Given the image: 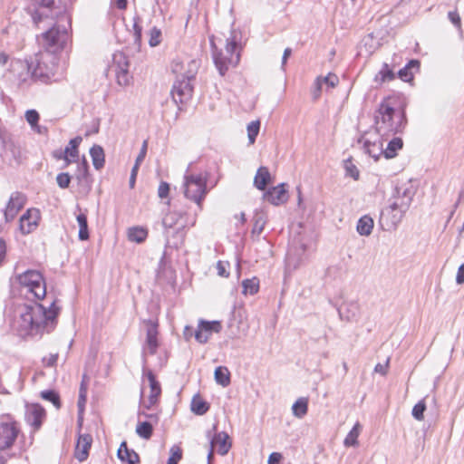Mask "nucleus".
<instances>
[{"instance_id": "nucleus-1", "label": "nucleus", "mask_w": 464, "mask_h": 464, "mask_svg": "<svg viewBox=\"0 0 464 464\" xmlns=\"http://www.w3.org/2000/svg\"><path fill=\"white\" fill-rule=\"evenodd\" d=\"M17 281L26 294L36 300L18 306L12 327L21 336L43 335L54 330L61 308L55 298L46 297V284L43 275L37 270H27L17 276Z\"/></svg>"}, {"instance_id": "nucleus-2", "label": "nucleus", "mask_w": 464, "mask_h": 464, "mask_svg": "<svg viewBox=\"0 0 464 464\" xmlns=\"http://www.w3.org/2000/svg\"><path fill=\"white\" fill-rule=\"evenodd\" d=\"M406 123L404 111H395L387 100L380 103L374 114V128L381 139L387 140L391 136L402 132Z\"/></svg>"}, {"instance_id": "nucleus-3", "label": "nucleus", "mask_w": 464, "mask_h": 464, "mask_svg": "<svg viewBox=\"0 0 464 464\" xmlns=\"http://www.w3.org/2000/svg\"><path fill=\"white\" fill-rule=\"evenodd\" d=\"M230 34V37L226 39L225 53L218 49L214 36L209 38L214 63L221 76L226 74L229 67L237 66L240 60L239 52H236L238 45L237 34L235 31Z\"/></svg>"}, {"instance_id": "nucleus-4", "label": "nucleus", "mask_w": 464, "mask_h": 464, "mask_svg": "<svg viewBox=\"0 0 464 464\" xmlns=\"http://www.w3.org/2000/svg\"><path fill=\"white\" fill-rule=\"evenodd\" d=\"M31 62L34 63L36 81L45 84L59 81L61 74L59 73V58L57 55L48 52H41Z\"/></svg>"}, {"instance_id": "nucleus-5", "label": "nucleus", "mask_w": 464, "mask_h": 464, "mask_svg": "<svg viewBox=\"0 0 464 464\" xmlns=\"http://www.w3.org/2000/svg\"><path fill=\"white\" fill-rule=\"evenodd\" d=\"M70 40L68 27L62 24H55L43 34V52H48L57 55L67 45Z\"/></svg>"}, {"instance_id": "nucleus-6", "label": "nucleus", "mask_w": 464, "mask_h": 464, "mask_svg": "<svg viewBox=\"0 0 464 464\" xmlns=\"http://www.w3.org/2000/svg\"><path fill=\"white\" fill-rule=\"evenodd\" d=\"M188 68L187 71V74L183 77L182 81H179V85H176V93L179 97V111H182L186 110L187 104L190 102L192 98L193 92V84L192 81H194L195 76L198 72V62L196 60L189 61L188 64Z\"/></svg>"}, {"instance_id": "nucleus-7", "label": "nucleus", "mask_w": 464, "mask_h": 464, "mask_svg": "<svg viewBox=\"0 0 464 464\" xmlns=\"http://www.w3.org/2000/svg\"><path fill=\"white\" fill-rule=\"evenodd\" d=\"M21 434L20 424L10 414L0 416V450L13 447Z\"/></svg>"}, {"instance_id": "nucleus-8", "label": "nucleus", "mask_w": 464, "mask_h": 464, "mask_svg": "<svg viewBox=\"0 0 464 464\" xmlns=\"http://www.w3.org/2000/svg\"><path fill=\"white\" fill-rule=\"evenodd\" d=\"M184 194L199 206L206 194V179L201 175H186Z\"/></svg>"}, {"instance_id": "nucleus-9", "label": "nucleus", "mask_w": 464, "mask_h": 464, "mask_svg": "<svg viewBox=\"0 0 464 464\" xmlns=\"http://www.w3.org/2000/svg\"><path fill=\"white\" fill-rule=\"evenodd\" d=\"M142 382L141 402L149 409L156 403L161 390L151 371L144 372Z\"/></svg>"}, {"instance_id": "nucleus-10", "label": "nucleus", "mask_w": 464, "mask_h": 464, "mask_svg": "<svg viewBox=\"0 0 464 464\" xmlns=\"http://www.w3.org/2000/svg\"><path fill=\"white\" fill-rule=\"evenodd\" d=\"M406 211L399 208V204L393 201L392 204L384 208L381 213L379 222L382 229L386 231L394 230L401 221Z\"/></svg>"}, {"instance_id": "nucleus-11", "label": "nucleus", "mask_w": 464, "mask_h": 464, "mask_svg": "<svg viewBox=\"0 0 464 464\" xmlns=\"http://www.w3.org/2000/svg\"><path fill=\"white\" fill-rule=\"evenodd\" d=\"M38 8L32 14L33 20L35 24L41 22L44 18L56 19L64 16L62 9L56 5L55 0H34Z\"/></svg>"}, {"instance_id": "nucleus-12", "label": "nucleus", "mask_w": 464, "mask_h": 464, "mask_svg": "<svg viewBox=\"0 0 464 464\" xmlns=\"http://www.w3.org/2000/svg\"><path fill=\"white\" fill-rule=\"evenodd\" d=\"M129 60L122 52H117L112 57V69L116 74V80L119 85L127 86L130 84L131 76L129 72Z\"/></svg>"}, {"instance_id": "nucleus-13", "label": "nucleus", "mask_w": 464, "mask_h": 464, "mask_svg": "<svg viewBox=\"0 0 464 464\" xmlns=\"http://www.w3.org/2000/svg\"><path fill=\"white\" fill-rule=\"evenodd\" d=\"M13 70L17 71L16 81L17 84L22 89L30 87L34 82H37L34 77V63L33 62H17Z\"/></svg>"}, {"instance_id": "nucleus-14", "label": "nucleus", "mask_w": 464, "mask_h": 464, "mask_svg": "<svg viewBox=\"0 0 464 464\" xmlns=\"http://www.w3.org/2000/svg\"><path fill=\"white\" fill-rule=\"evenodd\" d=\"M146 324V341L142 347V357L146 362L148 355L155 354L159 346L158 342V324L152 320L144 322Z\"/></svg>"}, {"instance_id": "nucleus-15", "label": "nucleus", "mask_w": 464, "mask_h": 464, "mask_svg": "<svg viewBox=\"0 0 464 464\" xmlns=\"http://www.w3.org/2000/svg\"><path fill=\"white\" fill-rule=\"evenodd\" d=\"M26 203V196L19 191L13 192L4 210L5 222L13 221Z\"/></svg>"}, {"instance_id": "nucleus-16", "label": "nucleus", "mask_w": 464, "mask_h": 464, "mask_svg": "<svg viewBox=\"0 0 464 464\" xmlns=\"http://www.w3.org/2000/svg\"><path fill=\"white\" fill-rule=\"evenodd\" d=\"M41 218L40 210L34 208H28L19 219V229L22 234L27 235L35 230Z\"/></svg>"}, {"instance_id": "nucleus-17", "label": "nucleus", "mask_w": 464, "mask_h": 464, "mask_svg": "<svg viewBox=\"0 0 464 464\" xmlns=\"http://www.w3.org/2000/svg\"><path fill=\"white\" fill-rule=\"evenodd\" d=\"M222 326L219 321L200 320L194 336L197 342L206 343L213 333H219Z\"/></svg>"}, {"instance_id": "nucleus-18", "label": "nucleus", "mask_w": 464, "mask_h": 464, "mask_svg": "<svg viewBox=\"0 0 464 464\" xmlns=\"http://www.w3.org/2000/svg\"><path fill=\"white\" fill-rule=\"evenodd\" d=\"M44 418L45 411L41 405L31 404L26 406V422L34 430H38L41 427Z\"/></svg>"}, {"instance_id": "nucleus-19", "label": "nucleus", "mask_w": 464, "mask_h": 464, "mask_svg": "<svg viewBox=\"0 0 464 464\" xmlns=\"http://www.w3.org/2000/svg\"><path fill=\"white\" fill-rule=\"evenodd\" d=\"M264 198L269 203L278 206L287 201V190L285 188V184L282 183L276 187H273L264 194Z\"/></svg>"}, {"instance_id": "nucleus-20", "label": "nucleus", "mask_w": 464, "mask_h": 464, "mask_svg": "<svg viewBox=\"0 0 464 464\" xmlns=\"http://www.w3.org/2000/svg\"><path fill=\"white\" fill-rule=\"evenodd\" d=\"M92 438L89 434H81L78 437V440L75 447L74 456L80 461L82 462L87 459L89 456V450L92 446Z\"/></svg>"}, {"instance_id": "nucleus-21", "label": "nucleus", "mask_w": 464, "mask_h": 464, "mask_svg": "<svg viewBox=\"0 0 464 464\" xmlns=\"http://www.w3.org/2000/svg\"><path fill=\"white\" fill-rule=\"evenodd\" d=\"M414 189L411 186L404 187L400 186L396 188V197L395 202L399 204V208H402V210H408L412 198L414 196Z\"/></svg>"}, {"instance_id": "nucleus-22", "label": "nucleus", "mask_w": 464, "mask_h": 464, "mask_svg": "<svg viewBox=\"0 0 464 464\" xmlns=\"http://www.w3.org/2000/svg\"><path fill=\"white\" fill-rule=\"evenodd\" d=\"M359 311L360 306L356 302H345L338 309L340 318L346 322L357 320Z\"/></svg>"}, {"instance_id": "nucleus-23", "label": "nucleus", "mask_w": 464, "mask_h": 464, "mask_svg": "<svg viewBox=\"0 0 464 464\" xmlns=\"http://www.w3.org/2000/svg\"><path fill=\"white\" fill-rule=\"evenodd\" d=\"M209 444L213 448L215 446L218 447V452L222 456L227 454L232 446L229 436L225 431L215 434L213 438H211Z\"/></svg>"}, {"instance_id": "nucleus-24", "label": "nucleus", "mask_w": 464, "mask_h": 464, "mask_svg": "<svg viewBox=\"0 0 464 464\" xmlns=\"http://www.w3.org/2000/svg\"><path fill=\"white\" fill-rule=\"evenodd\" d=\"M117 456L121 461H125L128 464L140 463V457L138 453L135 452L133 450L129 449L125 441L121 442V444L120 445Z\"/></svg>"}, {"instance_id": "nucleus-25", "label": "nucleus", "mask_w": 464, "mask_h": 464, "mask_svg": "<svg viewBox=\"0 0 464 464\" xmlns=\"http://www.w3.org/2000/svg\"><path fill=\"white\" fill-rule=\"evenodd\" d=\"M90 156L95 169L99 170L103 168L105 163V154L102 146L94 144L90 149Z\"/></svg>"}, {"instance_id": "nucleus-26", "label": "nucleus", "mask_w": 464, "mask_h": 464, "mask_svg": "<svg viewBox=\"0 0 464 464\" xmlns=\"http://www.w3.org/2000/svg\"><path fill=\"white\" fill-rule=\"evenodd\" d=\"M364 150L366 153L373 158L375 160H378L380 156L383 154V141L382 139L378 141L371 142L370 140H365L363 143Z\"/></svg>"}, {"instance_id": "nucleus-27", "label": "nucleus", "mask_w": 464, "mask_h": 464, "mask_svg": "<svg viewBox=\"0 0 464 464\" xmlns=\"http://www.w3.org/2000/svg\"><path fill=\"white\" fill-rule=\"evenodd\" d=\"M270 173L266 167H260L254 179V185L259 190H264L266 185L270 182Z\"/></svg>"}, {"instance_id": "nucleus-28", "label": "nucleus", "mask_w": 464, "mask_h": 464, "mask_svg": "<svg viewBox=\"0 0 464 464\" xmlns=\"http://www.w3.org/2000/svg\"><path fill=\"white\" fill-rule=\"evenodd\" d=\"M82 140V138L81 136H77V137L72 139L69 141L68 145L63 150L64 153L67 156V159H71V163L74 162L78 160V157H79L78 147L80 146Z\"/></svg>"}, {"instance_id": "nucleus-29", "label": "nucleus", "mask_w": 464, "mask_h": 464, "mask_svg": "<svg viewBox=\"0 0 464 464\" xmlns=\"http://www.w3.org/2000/svg\"><path fill=\"white\" fill-rule=\"evenodd\" d=\"M373 225V219L370 216L365 215L362 217L357 222V232L361 236H370L372 231Z\"/></svg>"}, {"instance_id": "nucleus-30", "label": "nucleus", "mask_w": 464, "mask_h": 464, "mask_svg": "<svg viewBox=\"0 0 464 464\" xmlns=\"http://www.w3.org/2000/svg\"><path fill=\"white\" fill-rule=\"evenodd\" d=\"M148 237V230L143 227H132L128 229V239L135 243H142Z\"/></svg>"}, {"instance_id": "nucleus-31", "label": "nucleus", "mask_w": 464, "mask_h": 464, "mask_svg": "<svg viewBox=\"0 0 464 464\" xmlns=\"http://www.w3.org/2000/svg\"><path fill=\"white\" fill-rule=\"evenodd\" d=\"M402 140L399 137H394L389 141L386 148L383 147V155L386 159H392L397 155V151L402 148Z\"/></svg>"}, {"instance_id": "nucleus-32", "label": "nucleus", "mask_w": 464, "mask_h": 464, "mask_svg": "<svg viewBox=\"0 0 464 464\" xmlns=\"http://www.w3.org/2000/svg\"><path fill=\"white\" fill-rule=\"evenodd\" d=\"M420 63L417 60H411L403 68L398 72V76L403 82H410L413 79L412 68H419Z\"/></svg>"}, {"instance_id": "nucleus-33", "label": "nucleus", "mask_w": 464, "mask_h": 464, "mask_svg": "<svg viewBox=\"0 0 464 464\" xmlns=\"http://www.w3.org/2000/svg\"><path fill=\"white\" fill-rule=\"evenodd\" d=\"M209 410V404L199 395H195L191 401V411L197 415H203Z\"/></svg>"}, {"instance_id": "nucleus-34", "label": "nucleus", "mask_w": 464, "mask_h": 464, "mask_svg": "<svg viewBox=\"0 0 464 464\" xmlns=\"http://www.w3.org/2000/svg\"><path fill=\"white\" fill-rule=\"evenodd\" d=\"M76 220L79 225V239L82 241L87 240L90 237L88 229L87 216L84 213H80L76 216Z\"/></svg>"}, {"instance_id": "nucleus-35", "label": "nucleus", "mask_w": 464, "mask_h": 464, "mask_svg": "<svg viewBox=\"0 0 464 464\" xmlns=\"http://www.w3.org/2000/svg\"><path fill=\"white\" fill-rule=\"evenodd\" d=\"M215 381L217 383L220 384L223 387H227L230 384V373L227 367L218 366L216 368L215 372Z\"/></svg>"}, {"instance_id": "nucleus-36", "label": "nucleus", "mask_w": 464, "mask_h": 464, "mask_svg": "<svg viewBox=\"0 0 464 464\" xmlns=\"http://www.w3.org/2000/svg\"><path fill=\"white\" fill-rule=\"evenodd\" d=\"M308 410V399L299 398L292 406L293 414L297 418H303Z\"/></svg>"}, {"instance_id": "nucleus-37", "label": "nucleus", "mask_w": 464, "mask_h": 464, "mask_svg": "<svg viewBox=\"0 0 464 464\" xmlns=\"http://www.w3.org/2000/svg\"><path fill=\"white\" fill-rule=\"evenodd\" d=\"M395 78V73L392 69L389 68L387 63H383L380 72L375 75L374 81L379 83H382L388 81H392Z\"/></svg>"}, {"instance_id": "nucleus-38", "label": "nucleus", "mask_w": 464, "mask_h": 464, "mask_svg": "<svg viewBox=\"0 0 464 464\" xmlns=\"http://www.w3.org/2000/svg\"><path fill=\"white\" fill-rule=\"evenodd\" d=\"M361 430V425L359 422L355 423L350 432L344 439L343 444L346 447L357 446L358 445V437Z\"/></svg>"}, {"instance_id": "nucleus-39", "label": "nucleus", "mask_w": 464, "mask_h": 464, "mask_svg": "<svg viewBox=\"0 0 464 464\" xmlns=\"http://www.w3.org/2000/svg\"><path fill=\"white\" fill-rule=\"evenodd\" d=\"M243 294L255 295L259 289V280L256 277L246 279L242 282Z\"/></svg>"}, {"instance_id": "nucleus-40", "label": "nucleus", "mask_w": 464, "mask_h": 464, "mask_svg": "<svg viewBox=\"0 0 464 464\" xmlns=\"http://www.w3.org/2000/svg\"><path fill=\"white\" fill-rule=\"evenodd\" d=\"M266 223V216L263 213H256L254 217V226L252 229V235L259 236Z\"/></svg>"}, {"instance_id": "nucleus-41", "label": "nucleus", "mask_w": 464, "mask_h": 464, "mask_svg": "<svg viewBox=\"0 0 464 464\" xmlns=\"http://www.w3.org/2000/svg\"><path fill=\"white\" fill-rule=\"evenodd\" d=\"M343 168L345 175L351 177L354 180H358L360 178V171L358 168L353 164L352 158L343 160Z\"/></svg>"}, {"instance_id": "nucleus-42", "label": "nucleus", "mask_w": 464, "mask_h": 464, "mask_svg": "<svg viewBox=\"0 0 464 464\" xmlns=\"http://www.w3.org/2000/svg\"><path fill=\"white\" fill-rule=\"evenodd\" d=\"M86 394H87V386L84 383V381L82 382L80 391H79V398H78V410H79V421L82 420V415L84 411L85 403H86Z\"/></svg>"}, {"instance_id": "nucleus-43", "label": "nucleus", "mask_w": 464, "mask_h": 464, "mask_svg": "<svg viewBox=\"0 0 464 464\" xmlns=\"http://www.w3.org/2000/svg\"><path fill=\"white\" fill-rule=\"evenodd\" d=\"M133 36L134 44L140 45L142 40V25L141 19L137 15L133 18Z\"/></svg>"}, {"instance_id": "nucleus-44", "label": "nucleus", "mask_w": 464, "mask_h": 464, "mask_svg": "<svg viewBox=\"0 0 464 464\" xmlns=\"http://www.w3.org/2000/svg\"><path fill=\"white\" fill-rule=\"evenodd\" d=\"M260 129V121H254L247 125V136L250 144H254Z\"/></svg>"}, {"instance_id": "nucleus-45", "label": "nucleus", "mask_w": 464, "mask_h": 464, "mask_svg": "<svg viewBox=\"0 0 464 464\" xmlns=\"http://www.w3.org/2000/svg\"><path fill=\"white\" fill-rule=\"evenodd\" d=\"M169 192H170L169 184L166 181H161L158 188V197L161 200L166 199L167 200L166 203L168 204V206L170 205Z\"/></svg>"}, {"instance_id": "nucleus-46", "label": "nucleus", "mask_w": 464, "mask_h": 464, "mask_svg": "<svg viewBox=\"0 0 464 464\" xmlns=\"http://www.w3.org/2000/svg\"><path fill=\"white\" fill-rule=\"evenodd\" d=\"M41 397L45 401H51L55 406V408H60V397L56 392L53 390L43 391L41 392Z\"/></svg>"}, {"instance_id": "nucleus-47", "label": "nucleus", "mask_w": 464, "mask_h": 464, "mask_svg": "<svg viewBox=\"0 0 464 464\" xmlns=\"http://www.w3.org/2000/svg\"><path fill=\"white\" fill-rule=\"evenodd\" d=\"M136 432L143 439H150L152 434V426L148 421L140 422L137 426Z\"/></svg>"}, {"instance_id": "nucleus-48", "label": "nucleus", "mask_w": 464, "mask_h": 464, "mask_svg": "<svg viewBox=\"0 0 464 464\" xmlns=\"http://www.w3.org/2000/svg\"><path fill=\"white\" fill-rule=\"evenodd\" d=\"M426 410V404L424 401H420L417 404L414 405L412 409V416L417 420H422L424 419V411Z\"/></svg>"}, {"instance_id": "nucleus-49", "label": "nucleus", "mask_w": 464, "mask_h": 464, "mask_svg": "<svg viewBox=\"0 0 464 464\" xmlns=\"http://www.w3.org/2000/svg\"><path fill=\"white\" fill-rule=\"evenodd\" d=\"M161 41V32L160 29L153 27L150 31V39H149V44L151 47H155L160 44Z\"/></svg>"}, {"instance_id": "nucleus-50", "label": "nucleus", "mask_w": 464, "mask_h": 464, "mask_svg": "<svg viewBox=\"0 0 464 464\" xmlns=\"http://www.w3.org/2000/svg\"><path fill=\"white\" fill-rule=\"evenodd\" d=\"M56 182L61 188H67L71 182V177L65 172L59 173L56 177Z\"/></svg>"}, {"instance_id": "nucleus-51", "label": "nucleus", "mask_w": 464, "mask_h": 464, "mask_svg": "<svg viewBox=\"0 0 464 464\" xmlns=\"http://www.w3.org/2000/svg\"><path fill=\"white\" fill-rule=\"evenodd\" d=\"M88 169H89L88 163H87L86 160L83 159L82 161L78 166L77 179L79 181H82V179L87 178Z\"/></svg>"}, {"instance_id": "nucleus-52", "label": "nucleus", "mask_w": 464, "mask_h": 464, "mask_svg": "<svg viewBox=\"0 0 464 464\" xmlns=\"http://www.w3.org/2000/svg\"><path fill=\"white\" fill-rule=\"evenodd\" d=\"M323 83L326 84L328 87L334 88L339 83V78L334 73H329L328 75L322 77Z\"/></svg>"}, {"instance_id": "nucleus-53", "label": "nucleus", "mask_w": 464, "mask_h": 464, "mask_svg": "<svg viewBox=\"0 0 464 464\" xmlns=\"http://www.w3.org/2000/svg\"><path fill=\"white\" fill-rule=\"evenodd\" d=\"M25 119L27 122L32 126L37 125L39 121V113L35 110H28L25 112Z\"/></svg>"}, {"instance_id": "nucleus-54", "label": "nucleus", "mask_w": 464, "mask_h": 464, "mask_svg": "<svg viewBox=\"0 0 464 464\" xmlns=\"http://www.w3.org/2000/svg\"><path fill=\"white\" fill-rule=\"evenodd\" d=\"M162 226L164 227L166 233H169V231L173 227L174 217L171 213H168L165 217H163Z\"/></svg>"}, {"instance_id": "nucleus-55", "label": "nucleus", "mask_w": 464, "mask_h": 464, "mask_svg": "<svg viewBox=\"0 0 464 464\" xmlns=\"http://www.w3.org/2000/svg\"><path fill=\"white\" fill-rule=\"evenodd\" d=\"M229 264L227 262L218 261L217 263L218 275L223 277H228L229 273L227 271Z\"/></svg>"}, {"instance_id": "nucleus-56", "label": "nucleus", "mask_w": 464, "mask_h": 464, "mask_svg": "<svg viewBox=\"0 0 464 464\" xmlns=\"http://www.w3.org/2000/svg\"><path fill=\"white\" fill-rule=\"evenodd\" d=\"M448 17L449 19L450 20V22L458 28V29H460L461 28V20H460V16L459 14H458L457 11H450L449 12L448 14Z\"/></svg>"}, {"instance_id": "nucleus-57", "label": "nucleus", "mask_w": 464, "mask_h": 464, "mask_svg": "<svg viewBox=\"0 0 464 464\" xmlns=\"http://www.w3.org/2000/svg\"><path fill=\"white\" fill-rule=\"evenodd\" d=\"M148 149V141L144 140L142 146L140 148V153L136 159L135 165L140 166V163L144 160Z\"/></svg>"}, {"instance_id": "nucleus-58", "label": "nucleus", "mask_w": 464, "mask_h": 464, "mask_svg": "<svg viewBox=\"0 0 464 464\" xmlns=\"http://www.w3.org/2000/svg\"><path fill=\"white\" fill-rule=\"evenodd\" d=\"M53 157L56 160H63L65 161L64 167H67L69 164H71V159H67V156L63 150H54L53 152Z\"/></svg>"}, {"instance_id": "nucleus-59", "label": "nucleus", "mask_w": 464, "mask_h": 464, "mask_svg": "<svg viewBox=\"0 0 464 464\" xmlns=\"http://www.w3.org/2000/svg\"><path fill=\"white\" fill-rule=\"evenodd\" d=\"M323 84L321 76L317 77L314 82V91L313 92L314 99H317L320 96Z\"/></svg>"}, {"instance_id": "nucleus-60", "label": "nucleus", "mask_w": 464, "mask_h": 464, "mask_svg": "<svg viewBox=\"0 0 464 464\" xmlns=\"http://www.w3.org/2000/svg\"><path fill=\"white\" fill-rule=\"evenodd\" d=\"M388 366H389V359L387 360V362L384 364L377 363L375 365L374 372H378L382 375H385L387 373Z\"/></svg>"}, {"instance_id": "nucleus-61", "label": "nucleus", "mask_w": 464, "mask_h": 464, "mask_svg": "<svg viewBox=\"0 0 464 464\" xmlns=\"http://www.w3.org/2000/svg\"><path fill=\"white\" fill-rule=\"evenodd\" d=\"M139 167L140 166H137V165L134 164V166H133V168L131 169V173H130V181H129L130 188H133L134 186H135L136 177H137Z\"/></svg>"}, {"instance_id": "nucleus-62", "label": "nucleus", "mask_w": 464, "mask_h": 464, "mask_svg": "<svg viewBox=\"0 0 464 464\" xmlns=\"http://www.w3.org/2000/svg\"><path fill=\"white\" fill-rule=\"evenodd\" d=\"M456 282L459 285L464 284V263L459 266L457 276H456Z\"/></svg>"}, {"instance_id": "nucleus-63", "label": "nucleus", "mask_w": 464, "mask_h": 464, "mask_svg": "<svg viewBox=\"0 0 464 464\" xmlns=\"http://www.w3.org/2000/svg\"><path fill=\"white\" fill-rule=\"evenodd\" d=\"M282 455L278 452H273L269 455L268 464H277L280 462Z\"/></svg>"}, {"instance_id": "nucleus-64", "label": "nucleus", "mask_w": 464, "mask_h": 464, "mask_svg": "<svg viewBox=\"0 0 464 464\" xmlns=\"http://www.w3.org/2000/svg\"><path fill=\"white\" fill-rule=\"evenodd\" d=\"M57 359H58V354H50L48 358H44V362L45 363L46 366H53L56 362H57Z\"/></svg>"}]
</instances>
